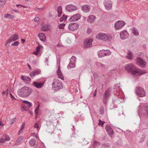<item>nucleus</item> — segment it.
<instances>
[{
    "label": "nucleus",
    "mask_w": 148,
    "mask_h": 148,
    "mask_svg": "<svg viewBox=\"0 0 148 148\" xmlns=\"http://www.w3.org/2000/svg\"><path fill=\"white\" fill-rule=\"evenodd\" d=\"M36 143V140L34 138H32L29 141V144L31 146H34Z\"/></svg>",
    "instance_id": "nucleus-34"
},
{
    "label": "nucleus",
    "mask_w": 148,
    "mask_h": 148,
    "mask_svg": "<svg viewBox=\"0 0 148 148\" xmlns=\"http://www.w3.org/2000/svg\"><path fill=\"white\" fill-rule=\"evenodd\" d=\"M21 110L22 111L26 110V109L24 107L21 108Z\"/></svg>",
    "instance_id": "nucleus-57"
},
{
    "label": "nucleus",
    "mask_w": 148,
    "mask_h": 148,
    "mask_svg": "<svg viewBox=\"0 0 148 148\" xmlns=\"http://www.w3.org/2000/svg\"><path fill=\"white\" fill-rule=\"evenodd\" d=\"M146 71L145 70H140L139 69H136L134 70V71L132 72V75H135L138 74L139 75H141L146 73Z\"/></svg>",
    "instance_id": "nucleus-19"
},
{
    "label": "nucleus",
    "mask_w": 148,
    "mask_h": 148,
    "mask_svg": "<svg viewBox=\"0 0 148 148\" xmlns=\"http://www.w3.org/2000/svg\"><path fill=\"white\" fill-rule=\"evenodd\" d=\"M4 139V140L6 141H9L10 140V138L7 135H5L3 136Z\"/></svg>",
    "instance_id": "nucleus-42"
},
{
    "label": "nucleus",
    "mask_w": 148,
    "mask_h": 148,
    "mask_svg": "<svg viewBox=\"0 0 148 148\" xmlns=\"http://www.w3.org/2000/svg\"><path fill=\"white\" fill-rule=\"evenodd\" d=\"M81 18V15L79 14H75L72 16L69 19L70 21H75L79 20Z\"/></svg>",
    "instance_id": "nucleus-16"
},
{
    "label": "nucleus",
    "mask_w": 148,
    "mask_h": 148,
    "mask_svg": "<svg viewBox=\"0 0 148 148\" xmlns=\"http://www.w3.org/2000/svg\"><path fill=\"white\" fill-rule=\"evenodd\" d=\"M5 142V140L4 138L3 137L2 138H1L0 139V143H3Z\"/></svg>",
    "instance_id": "nucleus-51"
},
{
    "label": "nucleus",
    "mask_w": 148,
    "mask_h": 148,
    "mask_svg": "<svg viewBox=\"0 0 148 148\" xmlns=\"http://www.w3.org/2000/svg\"><path fill=\"white\" fill-rule=\"evenodd\" d=\"M133 34L136 36H138L139 35V32L138 29L135 27H133L132 30Z\"/></svg>",
    "instance_id": "nucleus-29"
},
{
    "label": "nucleus",
    "mask_w": 148,
    "mask_h": 148,
    "mask_svg": "<svg viewBox=\"0 0 148 148\" xmlns=\"http://www.w3.org/2000/svg\"><path fill=\"white\" fill-rule=\"evenodd\" d=\"M10 14H5L4 15V17L5 18H7L9 16H10Z\"/></svg>",
    "instance_id": "nucleus-55"
},
{
    "label": "nucleus",
    "mask_w": 148,
    "mask_h": 148,
    "mask_svg": "<svg viewBox=\"0 0 148 148\" xmlns=\"http://www.w3.org/2000/svg\"><path fill=\"white\" fill-rule=\"evenodd\" d=\"M23 136H20L19 137L17 140V142L19 143L23 140Z\"/></svg>",
    "instance_id": "nucleus-43"
},
{
    "label": "nucleus",
    "mask_w": 148,
    "mask_h": 148,
    "mask_svg": "<svg viewBox=\"0 0 148 148\" xmlns=\"http://www.w3.org/2000/svg\"><path fill=\"white\" fill-rule=\"evenodd\" d=\"M127 58L129 59H132L133 58V56L132 52L130 51H128L126 55Z\"/></svg>",
    "instance_id": "nucleus-27"
},
{
    "label": "nucleus",
    "mask_w": 148,
    "mask_h": 148,
    "mask_svg": "<svg viewBox=\"0 0 148 148\" xmlns=\"http://www.w3.org/2000/svg\"><path fill=\"white\" fill-rule=\"evenodd\" d=\"M38 36L40 40L43 42H44L46 40L45 34L43 33H40L38 34Z\"/></svg>",
    "instance_id": "nucleus-24"
},
{
    "label": "nucleus",
    "mask_w": 148,
    "mask_h": 148,
    "mask_svg": "<svg viewBox=\"0 0 148 148\" xmlns=\"http://www.w3.org/2000/svg\"><path fill=\"white\" fill-rule=\"evenodd\" d=\"M39 20V18L38 17H36L34 19V21L36 22H38Z\"/></svg>",
    "instance_id": "nucleus-50"
},
{
    "label": "nucleus",
    "mask_w": 148,
    "mask_h": 148,
    "mask_svg": "<svg viewBox=\"0 0 148 148\" xmlns=\"http://www.w3.org/2000/svg\"><path fill=\"white\" fill-rule=\"evenodd\" d=\"M23 130V128L21 127L20 130L19 131V134L22 132V130Z\"/></svg>",
    "instance_id": "nucleus-60"
},
{
    "label": "nucleus",
    "mask_w": 148,
    "mask_h": 148,
    "mask_svg": "<svg viewBox=\"0 0 148 148\" xmlns=\"http://www.w3.org/2000/svg\"><path fill=\"white\" fill-rule=\"evenodd\" d=\"M76 58L75 56H73L71 58L69 65L67 66L68 69L74 68L75 66V63L76 62Z\"/></svg>",
    "instance_id": "nucleus-11"
},
{
    "label": "nucleus",
    "mask_w": 148,
    "mask_h": 148,
    "mask_svg": "<svg viewBox=\"0 0 148 148\" xmlns=\"http://www.w3.org/2000/svg\"><path fill=\"white\" fill-rule=\"evenodd\" d=\"M146 136L145 135H142L141 136V137L140 138V141L141 142H143Z\"/></svg>",
    "instance_id": "nucleus-46"
},
{
    "label": "nucleus",
    "mask_w": 148,
    "mask_h": 148,
    "mask_svg": "<svg viewBox=\"0 0 148 148\" xmlns=\"http://www.w3.org/2000/svg\"><path fill=\"white\" fill-rule=\"evenodd\" d=\"M111 54V52L109 50H101L98 52V55L99 57L108 56Z\"/></svg>",
    "instance_id": "nucleus-8"
},
{
    "label": "nucleus",
    "mask_w": 148,
    "mask_h": 148,
    "mask_svg": "<svg viewBox=\"0 0 148 148\" xmlns=\"http://www.w3.org/2000/svg\"><path fill=\"white\" fill-rule=\"evenodd\" d=\"M16 118H14L12 119L11 120L10 122L12 124L14 123L16 121Z\"/></svg>",
    "instance_id": "nucleus-47"
},
{
    "label": "nucleus",
    "mask_w": 148,
    "mask_h": 148,
    "mask_svg": "<svg viewBox=\"0 0 148 148\" xmlns=\"http://www.w3.org/2000/svg\"><path fill=\"white\" fill-rule=\"evenodd\" d=\"M21 43L22 44H23L25 41V40L24 39H21Z\"/></svg>",
    "instance_id": "nucleus-59"
},
{
    "label": "nucleus",
    "mask_w": 148,
    "mask_h": 148,
    "mask_svg": "<svg viewBox=\"0 0 148 148\" xmlns=\"http://www.w3.org/2000/svg\"><path fill=\"white\" fill-rule=\"evenodd\" d=\"M110 136H111L113 133V130L112 128L107 131Z\"/></svg>",
    "instance_id": "nucleus-36"
},
{
    "label": "nucleus",
    "mask_w": 148,
    "mask_h": 148,
    "mask_svg": "<svg viewBox=\"0 0 148 148\" xmlns=\"http://www.w3.org/2000/svg\"><path fill=\"white\" fill-rule=\"evenodd\" d=\"M32 92V89L29 87L27 86H24L21 89L18 91L19 95L23 97H27L29 96Z\"/></svg>",
    "instance_id": "nucleus-1"
},
{
    "label": "nucleus",
    "mask_w": 148,
    "mask_h": 148,
    "mask_svg": "<svg viewBox=\"0 0 148 148\" xmlns=\"http://www.w3.org/2000/svg\"><path fill=\"white\" fill-rule=\"evenodd\" d=\"M34 127L37 129V130L38 131L39 130L40 127H39L38 124V123H36L34 125Z\"/></svg>",
    "instance_id": "nucleus-40"
},
{
    "label": "nucleus",
    "mask_w": 148,
    "mask_h": 148,
    "mask_svg": "<svg viewBox=\"0 0 148 148\" xmlns=\"http://www.w3.org/2000/svg\"><path fill=\"white\" fill-rule=\"evenodd\" d=\"M129 36V34L125 30L121 32L120 34V38L122 40H124L127 38Z\"/></svg>",
    "instance_id": "nucleus-13"
},
{
    "label": "nucleus",
    "mask_w": 148,
    "mask_h": 148,
    "mask_svg": "<svg viewBox=\"0 0 148 148\" xmlns=\"http://www.w3.org/2000/svg\"><path fill=\"white\" fill-rule=\"evenodd\" d=\"M26 76L22 75L21 77V79L24 81L25 80V78Z\"/></svg>",
    "instance_id": "nucleus-56"
},
{
    "label": "nucleus",
    "mask_w": 148,
    "mask_h": 148,
    "mask_svg": "<svg viewBox=\"0 0 148 148\" xmlns=\"http://www.w3.org/2000/svg\"><path fill=\"white\" fill-rule=\"evenodd\" d=\"M19 43V42L16 41L14 43L12 44L11 45L12 46H17L18 45Z\"/></svg>",
    "instance_id": "nucleus-45"
},
{
    "label": "nucleus",
    "mask_w": 148,
    "mask_h": 148,
    "mask_svg": "<svg viewBox=\"0 0 148 148\" xmlns=\"http://www.w3.org/2000/svg\"><path fill=\"white\" fill-rule=\"evenodd\" d=\"M25 78V81H29L31 80V78L28 76H26Z\"/></svg>",
    "instance_id": "nucleus-48"
},
{
    "label": "nucleus",
    "mask_w": 148,
    "mask_h": 148,
    "mask_svg": "<svg viewBox=\"0 0 148 148\" xmlns=\"http://www.w3.org/2000/svg\"><path fill=\"white\" fill-rule=\"evenodd\" d=\"M91 32V30L89 27H88L87 31V33L88 34H90Z\"/></svg>",
    "instance_id": "nucleus-52"
},
{
    "label": "nucleus",
    "mask_w": 148,
    "mask_h": 148,
    "mask_svg": "<svg viewBox=\"0 0 148 148\" xmlns=\"http://www.w3.org/2000/svg\"><path fill=\"white\" fill-rule=\"evenodd\" d=\"M38 52L36 51L35 52H34L33 54L35 55H37L38 54Z\"/></svg>",
    "instance_id": "nucleus-61"
},
{
    "label": "nucleus",
    "mask_w": 148,
    "mask_h": 148,
    "mask_svg": "<svg viewBox=\"0 0 148 148\" xmlns=\"http://www.w3.org/2000/svg\"><path fill=\"white\" fill-rule=\"evenodd\" d=\"M23 102L24 103H26L27 105V106L29 107H30L32 106V103L30 102L27 101H24Z\"/></svg>",
    "instance_id": "nucleus-38"
},
{
    "label": "nucleus",
    "mask_w": 148,
    "mask_h": 148,
    "mask_svg": "<svg viewBox=\"0 0 148 148\" xmlns=\"http://www.w3.org/2000/svg\"><path fill=\"white\" fill-rule=\"evenodd\" d=\"M136 62L138 65L143 68H145L146 66L147 62L140 57H137Z\"/></svg>",
    "instance_id": "nucleus-4"
},
{
    "label": "nucleus",
    "mask_w": 148,
    "mask_h": 148,
    "mask_svg": "<svg viewBox=\"0 0 148 148\" xmlns=\"http://www.w3.org/2000/svg\"><path fill=\"white\" fill-rule=\"evenodd\" d=\"M114 87L116 90L120 91L121 90V89L120 88V84H116L114 85Z\"/></svg>",
    "instance_id": "nucleus-37"
},
{
    "label": "nucleus",
    "mask_w": 148,
    "mask_h": 148,
    "mask_svg": "<svg viewBox=\"0 0 148 148\" xmlns=\"http://www.w3.org/2000/svg\"><path fill=\"white\" fill-rule=\"evenodd\" d=\"M50 26L49 25L43 24L41 27V30L43 31H48L50 29Z\"/></svg>",
    "instance_id": "nucleus-23"
},
{
    "label": "nucleus",
    "mask_w": 148,
    "mask_h": 148,
    "mask_svg": "<svg viewBox=\"0 0 148 148\" xmlns=\"http://www.w3.org/2000/svg\"><path fill=\"white\" fill-rule=\"evenodd\" d=\"M9 42H11L9 41H8V39L7 40V41L6 42V43L5 44V45H8V43Z\"/></svg>",
    "instance_id": "nucleus-62"
},
{
    "label": "nucleus",
    "mask_w": 148,
    "mask_h": 148,
    "mask_svg": "<svg viewBox=\"0 0 148 148\" xmlns=\"http://www.w3.org/2000/svg\"><path fill=\"white\" fill-rule=\"evenodd\" d=\"M92 39L86 40L84 42V46L86 48L89 47L92 45Z\"/></svg>",
    "instance_id": "nucleus-18"
},
{
    "label": "nucleus",
    "mask_w": 148,
    "mask_h": 148,
    "mask_svg": "<svg viewBox=\"0 0 148 148\" xmlns=\"http://www.w3.org/2000/svg\"><path fill=\"white\" fill-rule=\"evenodd\" d=\"M5 94V91H3L1 93L2 95H4Z\"/></svg>",
    "instance_id": "nucleus-64"
},
{
    "label": "nucleus",
    "mask_w": 148,
    "mask_h": 148,
    "mask_svg": "<svg viewBox=\"0 0 148 148\" xmlns=\"http://www.w3.org/2000/svg\"><path fill=\"white\" fill-rule=\"evenodd\" d=\"M136 93L137 95L140 97H142L145 95L144 90L141 87H136L135 89Z\"/></svg>",
    "instance_id": "nucleus-7"
},
{
    "label": "nucleus",
    "mask_w": 148,
    "mask_h": 148,
    "mask_svg": "<svg viewBox=\"0 0 148 148\" xmlns=\"http://www.w3.org/2000/svg\"><path fill=\"white\" fill-rule=\"evenodd\" d=\"M90 9V6L88 5H85L82 6V10L85 12H89Z\"/></svg>",
    "instance_id": "nucleus-21"
},
{
    "label": "nucleus",
    "mask_w": 148,
    "mask_h": 148,
    "mask_svg": "<svg viewBox=\"0 0 148 148\" xmlns=\"http://www.w3.org/2000/svg\"><path fill=\"white\" fill-rule=\"evenodd\" d=\"M116 144L118 146H120L122 145V141L121 139H119L116 142Z\"/></svg>",
    "instance_id": "nucleus-32"
},
{
    "label": "nucleus",
    "mask_w": 148,
    "mask_h": 148,
    "mask_svg": "<svg viewBox=\"0 0 148 148\" xmlns=\"http://www.w3.org/2000/svg\"><path fill=\"white\" fill-rule=\"evenodd\" d=\"M65 24H64V23L61 24L59 25V26H58L59 28V29H63L64 27V26H65Z\"/></svg>",
    "instance_id": "nucleus-44"
},
{
    "label": "nucleus",
    "mask_w": 148,
    "mask_h": 148,
    "mask_svg": "<svg viewBox=\"0 0 148 148\" xmlns=\"http://www.w3.org/2000/svg\"><path fill=\"white\" fill-rule=\"evenodd\" d=\"M63 88L62 82L59 79H54L52 83V88L53 90H58Z\"/></svg>",
    "instance_id": "nucleus-3"
},
{
    "label": "nucleus",
    "mask_w": 148,
    "mask_h": 148,
    "mask_svg": "<svg viewBox=\"0 0 148 148\" xmlns=\"http://www.w3.org/2000/svg\"><path fill=\"white\" fill-rule=\"evenodd\" d=\"M18 39V36L16 34H12L8 39L9 41L12 42L15 41Z\"/></svg>",
    "instance_id": "nucleus-20"
},
{
    "label": "nucleus",
    "mask_w": 148,
    "mask_h": 148,
    "mask_svg": "<svg viewBox=\"0 0 148 148\" xmlns=\"http://www.w3.org/2000/svg\"><path fill=\"white\" fill-rule=\"evenodd\" d=\"M95 18V16L93 15H91L88 16L87 19V21L91 23L92 22Z\"/></svg>",
    "instance_id": "nucleus-26"
},
{
    "label": "nucleus",
    "mask_w": 148,
    "mask_h": 148,
    "mask_svg": "<svg viewBox=\"0 0 148 148\" xmlns=\"http://www.w3.org/2000/svg\"><path fill=\"white\" fill-rule=\"evenodd\" d=\"M79 27V25L76 23H72L70 24L69 25L68 28L69 30L71 31L76 30Z\"/></svg>",
    "instance_id": "nucleus-12"
},
{
    "label": "nucleus",
    "mask_w": 148,
    "mask_h": 148,
    "mask_svg": "<svg viewBox=\"0 0 148 148\" xmlns=\"http://www.w3.org/2000/svg\"><path fill=\"white\" fill-rule=\"evenodd\" d=\"M145 111L148 116V106H146L145 107Z\"/></svg>",
    "instance_id": "nucleus-53"
},
{
    "label": "nucleus",
    "mask_w": 148,
    "mask_h": 148,
    "mask_svg": "<svg viewBox=\"0 0 148 148\" xmlns=\"http://www.w3.org/2000/svg\"><path fill=\"white\" fill-rule=\"evenodd\" d=\"M112 3L110 1H108L104 3L106 9L107 10H110L112 8Z\"/></svg>",
    "instance_id": "nucleus-15"
},
{
    "label": "nucleus",
    "mask_w": 148,
    "mask_h": 148,
    "mask_svg": "<svg viewBox=\"0 0 148 148\" xmlns=\"http://www.w3.org/2000/svg\"><path fill=\"white\" fill-rule=\"evenodd\" d=\"M39 73L40 72L39 71L36 70L33 72H31L30 74V75L32 77L35 75L39 74Z\"/></svg>",
    "instance_id": "nucleus-28"
},
{
    "label": "nucleus",
    "mask_w": 148,
    "mask_h": 148,
    "mask_svg": "<svg viewBox=\"0 0 148 148\" xmlns=\"http://www.w3.org/2000/svg\"><path fill=\"white\" fill-rule=\"evenodd\" d=\"M99 125L103 127V125L105 123V122L103 121H101L100 119H99Z\"/></svg>",
    "instance_id": "nucleus-41"
},
{
    "label": "nucleus",
    "mask_w": 148,
    "mask_h": 148,
    "mask_svg": "<svg viewBox=\"0 0 148 148\" xmlns=\"http://www.w3.org/2000/svg\"><path fill=\"white\" fill-rule=\"evenodd\" d=\"M58 16L60 17L62 14V8L61 6L58 7L57 8Z\"/></svg>",
    "instance_id": "nucleus-30"
},
{
    "label": "nucleus",
    "mask_w": 148,
    "mask_h": 148,
    "mask_svg": "<svg viewBox=\"0 0 148 148\" xmlns=\"http://www.w3.org/2000/svg\"><path fill=\"white\" fill-rule=\"evenodd\" d=\"M111 128L108 125H106L105 127L106 130L107 131H108V130H109Z\"/></svg>",
    "instance_id": "nucleus-49"
},
{
    "label": "nucleus",
    "mask_w": 148,
    "mask_h": 148,
    "mask_svg": "<svg viewBox=\"0 0 148 148\" xmlns=\"http://www.w3.org/2000/svg\"><path fill=\"white\" fill-rule=\"evenodd\" d=\"M49 120L47 121L46 123L47 125L49 126L50 125H53V127H54L57 121L56 118L54 115H51L49 116Z\"/></svg>",
    "instance_id": "nucleus-5"
},
{
    "label": "nucleus",
    "mask_w": 148,
    "mask_h": 148,
    "mask_svg": "<svg viewBox=\"0 0 148 148\" xmlns=\"http://www.w3.org/2000/svg\"><path fill=\"white\" fill-rule=\"evenodd\" d=\"M66 10L69 12H72L73 11L77 10L78 8L77 7L72 4H70L67 5L66 7Z\"/></svg>",
    "instance_id": "nucleus-10"
},
{
    "label": "nucleus",
    "mask_w": 148,
    "mask_h": 148,
    "mask_svg": "<svg viewBox=\"0 0 148 148\" xmlns=\"http://www.w3.org/2000/svg\"><path fill=\"white\" fill-rule=\"evenodd\" d=\"M93 145L94 148H96L100 145V143L98 141H95L94 142Z\"/></svg>",
    "instance_id": "nucleus-31"
},
{
    "label": "nucleus",
    "mask_w": 148,
    "mask_h": 148,
    "mask_svg": "<svg viewBox=\"0 0 148 148\" xmlns=\"http://www.w3.org/2000/svg\"><path fill=\"white\" fill-rule=\"evenodd\" d=\"M96 38L97 39L104 41H110L112 38V36L107 33H99L97 34Z\"/></svg>",
    "instance_id": "nucleus-2"
},
{
    "label": "nucleus",
    "mask_w": 148,
    "mask_h": 148,
    "mask_svg": "<svg viewBox=\"0 0 148 148\" xmlns=\"http://www.w3.org/2000/svg\"><path fill=\"white\" fill-rule=\"evenodd\" d=\"M43 49V47L40 46H38L36 47V51L38 52H40Z\"/></svg>",
    "instance_id": "nucleus-35"
},
{
    "label": "nucleus",
    "mask_w": 148,
    "mask_h": 148,
    "mask_svg": "<svg viewBox=\"0 0 148 148\" xmlns=\"http://www.w3.org/2000/svg\"><path fill=\"white\" fill-rule=\"evenodd\" d=\"M40 105H38L34 111L36 118L37 117L38 115L41 113V110L39 109Z\"/></svg>",
    "instance_id": "nucleus-25"
},
{
    "label": "nucleus",
    "mask_w": 148,
    "mask_h": 148,
    "mask_svg": "<svg viewBox=\"0 0 148 148\" xmlns=\"http://www.w3.org/2000/svg\"><path fill=\"white\" fill-rule=\"evenodd\" d=\"M110 96V90L109 89H107L105 92L103 97V102L104 104H106V103L107 101Z\"/></svg>",
    "instance_id": "nucleus-14"
},
{
    "label": "nucleus",
    "mask_w": 148,
    "mask_h": 148,
    "mask_svg": "<svg viewBox=\"0 0 148 148\" xmlns=\"http://www.w3.org/2000/svg\"><path fill=\"white\" fill-rule=\"evenodd\" d=\"M125 22L123 21H118L115 23V28L116 29H120L125 25Z\"/></svg>",
    "instance_id": "nucleus-9"
},
{
    "label": "nucleus",
    "mask_w": 148,
    "mask_h": 148,
    "mask_svg": "<svg viewBox=\"0 0 148 148\" xmlns=\"http://www.w3.org/2000/svg\"><path fill=\"white\" fill-rule=\"evenodd\" d=\"M5 94H6V95H7L8 93V89H6L5 91Z\"/></svg>",
    "instance_id": "nucleus-58"
},
{
    "label": "nucleus",
    "mask_w": 148,
    "mask_h": 148,
    "mask_svg": "<svg viewBox=\"0 0 148 148\" xmlns=\"http://www.w3.org/2000/svg\"><path fill=\"white\" fill-rule=\"evenodd\" d=\"M25 125V123H24L22 124V127H21L23 128V129Z\"/></svg>",
    "instance_id": "nucleus-63"
},
{
    "label": "nucleus",
    "mask_w": 148,
    "mask_h": 148,
    "mask_svg": "<svg viewBox=\"0 0 148 148\" xmlns=\"http://www.w3.org/2000/svg\"><path fill=\"white\" fill-rule=\"evenodd\" d=\"M136 67L132 64H126L124 67L125 70L129 72H130L132 75V72L134 70H136Z\"/></svg>",
    "instance_id": "nucleus-6"
},
{
    "label": "nucleus",
    "mask_w": 148,
    "mask_h": 148,
    "mask_svg": "<svg viewBox=\"0 0 148 148\" xmlns=\"http://www.w3.org/2000/svg\"><path fill=\"white\" fill-rule=\"evenodd\" d=\"M57 75L58 78H60L62 80H63L64 79V77L61 72L59 66L58 67V70L57 71Z\"/></svg>",
    "instance_id": "nucleus-22"
},
{
    "label": "nucleus",
    "mask_w": 148,
    "mask_h": 148,
    "mask_svg": "<svg viewBox=\"0 0 148 148\" xmlns=\"http://www.w3.org/2000/svg\"><path fill=\"white\" fill-rule=\"evenodd\" d=\"M44 83L43 82H34L33 83V85L36 88H40L43 87Z\"/></svg>",
    "instance_id": "nucleus-17"
},
{
    "label": "nucleus",
    "mask_w": 148,
    "mask_h": 148,
    "mask_svg": "<svg viewBox=\"0 0 148 148\" xmlns=\"http://www.w3.org/2000/svg\"><path fill=\"white\" fill-rule=\"evenodd\" d=\"M67 16L64 15H63L60 18V22H62L64 21H65L67 19Z\"/></svg>",
    "instance_id": "nucleus-33"
},
{
    "label": "nucleus",
    "mask_w": 148,
    "mask_h": 148,
    "mask_svg": "<svg viewBox=\"0 0 148 148\" xmlns=\"http://www.w3.org/2000/svg\"><path fill=\"white\" fill-rule=\"evenodd\" d=\"M96 64L98 66L100 67L102 69H103L105 68V66L103 65L99 62H97L96 63Z\"/></svg>",
    "instance_id": "nucleus-39"
},
{
    "label": "nucleus",
    "mask_w": 148,
    "mask_h": 148,
    "mask_svg": "<svg viewBox=\"0 0 148 148\" xmlns=\"http://www.w3.org/2000/svg\"><path fill=\"white\" fill-rule=\"evenodd\" d=\"M104 112V110L103 109L101 108L100 110V114H102Z\"/></svg>",
    "instance_id": "nucleus-54"
}]
</instances>
